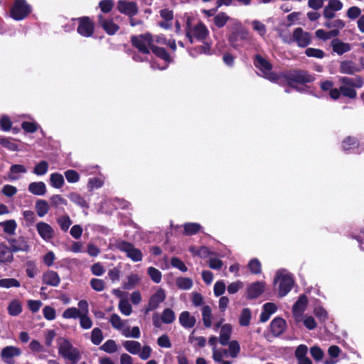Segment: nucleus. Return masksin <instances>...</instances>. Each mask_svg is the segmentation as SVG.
Instances as JSON below:
<instances>
[{
    "label": "nucleus",
    "instance_id": "obj_1",
    "mask_svg": "<svg viewBox=\"0 0 364 364\" xmlns=\"http://www.w3.org/2000/svg\"><path fill=\"white\" fill-rule=\"evenodd\" d=\"M286 81L288 86L294 90L301 92L302 89L299 86L311 83L315 80L314 74L302 69H294L281 75Z\"/></svg>",
    "mask_w": 364,
    "mask_h": 364
},
{
    "label": "nucleus",
    "instance_id": "obj_2",
    "mask_svg": "<svg viewBox=\"0 0 364 364\" xmlns=\"http://www.w3.org/2000/svg\"><path fill=\"white\" fill-rule=\"evenodd\" d=\"M229 34L228 40L230 46L235 49H239L243 46V43L249 39V32L242 24L235 21L228 26Z\"/></svg>",
    "mask_w": 364,
    "mask_h": 364
},
{
    "label": "nucleus",
    "instance_id": "obj_3",
    "mask_svg": "<svg viewBox=\"0 0 364 364\" xmlns=\"http://www.w3.org/2000/svg\"><path fill=\"white\" fill-rule=\"evenodd\" d=\"M338 81L341 84L340 86L341 95L351 100H354L357 97L355 88H361L364 85V80L360 75H357L355 78L341 77Z\"/></svg>",
    "mask_w": 364,
    "mask_h": 364
},
{
    "label": "nucleus",
    "instance_id": "obj_4",
    "mask_svg": "<svg viewBox=\"0 0 364 364\" xmlns=\"http://www.w3.org/2000/svg\"><path fill=\"white\" fill-rule=\"evenodd\" d=\"M58 344V353L64 359L69 360L71 364H77L80 360L82 355L80 350L68 339L60 338Z\"/></svg>",
    "mask_w": 364,
    "mask_h": 364
},
{
    "label": "nucleus",
    "instance_id": "obj_5",
    "mask_svg": "<svg viewBox=\"0 0 364 364\" xmlns=\"http://www.w3.org/2000/svg\"><path fill=\"white\" fill-rule=\"evenodd\" d=\"M32 12L31 6L26 0H14L10 8V17L17 21L26 18Z\"/></svg>",
    "mask_w": 364,
    "mask_h": 364
},
{
    "label": "nucleus",
    "instance_id": "obj_6",
    "mask_svg": "<svg viewBox=\"0 0 364 364\" xmlns=\"http://www.w3.org/2000/svg\"><path fill=\"white\" fill-rule=\"evenodd\" d=\"M255 66L260 70L264 77L271 82H277L280 80L281 76L274 72H272V65L262 55L257 54L254 58Z\"/></svg>",
    "mask_w": 364,
    "mask_h": 364
},
{
    "label": "nucleus",
    "instance_id": "obj_7",
    "mask_svg": "<svg viewBox=\"0 0 364 364\" xmlns=\"http://www.w3.org/2000/svg\"><path fill=\"white\" fill-rule=\"evenodd\" d=\"M154 43L153 36L150 33H146L131 37V43L142 54H149L150 48Z\"/></svg>",
    "mask_w": 364,
    "mask_h": 364
},
{
    "label": "nucleus",
    "instance_id": "obj_8",
    "mask_svg": "<svg viewBox=\"0 0 364 364\" xmlns=\"http://www.w3.org/2000/svg\"><path fill=\"white\" fill-rule=\"evenodd\" d=\"M116 247L121 252H125L127 257L133 262H139L142 260L143 255L139 249L135 248L132 243L124 240L118 241L116 243Z\"/></svg>",
    "mask_w": 364,
    "mask_h": 364
},
{
    "label": "nucleus",
    "instance_id": "obj_9",
    "mask_svg": "<svg viewBox=\"0 0 364 364\" xmlns=\"http://www.w3.org/2000/svg\"><path fill=\"white\" fill-rule=\"evenodd\" d=\"M78 22L77 33L85 38L91 37L95 31V23L89 16H82L75 19Z\"/></svg>",
    "mask_w": 364,
    "mask_h": 364
},
{
    "label": "nucleus",
    "instance_id": "obj_10",
    "mask_svg": "<svg viewBox=\"0 0 364 364\" xmlns=\"http://www.w3.org/2000/svg\"><path fill=\"white\" fill-rule=\"evenodd\" d=\"M279 282L278 294L279 297L285 296L292 289L294 281L289 274H277L274 283Z\"/></svg>",
    "mask_w": 364,
    "mask_h": 364
},
{
    "label": "nucleus",
    "instance_id": "obj_11",
    "mask_svg": "<svg viewBox=\"0 0 364 364\" xmlns=\"http://www.w3.org/2000/svg\"><path fill=\"white\" fill-rule=\"evenodd\" d=\"M291 41L296 42L299 47L306 48L311 43V36L309 32L299 27L293 31Z\"/></svg>",
    "mask_w": 364,
    "mask_h": 364
},
{
    "label": "nucleus",
    "instance_id": "obj_12",
    "mask_svg": "<svg viewBox=\"0 0 364 364\" xmlns=\"http://www.w3.org/2000/svg\"><path fill=\"white\" fill-rule=\"evenodd\" d=\"M97 19L99 26L109 36L114 35L119 30V26L112 18H107L102 14H99Z\"/></svg>",
    "mask_w": 364,
    "mask_h": 364
},
{
    "label": "nucleus",
    "instance_id": "obj_13",
    "mask_svg": "<svg viewBox=\"0 0 364 364\" xmlns=\"http://www.w3.org/2000/svg\"><path fill=\"white\" fill-rule=\"evenodd\" d=\"M166 299L165 291L162 289H158L152 294L148 302V305L145 307L144 314H147L149 311L156 309L159 304Z\"/></svg>",
    "mask_w": 364,
    "mask_h": 364
},
{
    "label": "nucleus",
    "instance_id": "obj_14",
    "mask_svg": "<svg viewBox=\"0 0 364 364\" xmlns=\"http://www.w3.org/2000/svg\"><path fill=\"white\" fill-rule=\"evenodd\" d=\"M117 9L121 13L129 18H132L139 12L138 6L134 1L119 0L117 1Z\"/></svg>",
    "mask_w": 364,
    "mask_h": 364
},
{
    "label": "nucleus",
    "instance_id": "obj_15",
    "mask_svg": "<svg viewBox=\"0 0 364 364\" xmlns=\"http://www.w3.org/2000/svg\"><path fill=\"white\" fill-rule=\"evenodd\" d=\"M159 14L162 20L158 22V26L165 30L171 29L174 18L173 11L169 9H163L159 11Z\"/></svg>",
    "mask_w": 364,
    "mask_h": 364
},
{
    "label": "nucleus",
    "instance_id": "obj_16",
    "mask_svg": "<svg viewBox=\"0 0 364 364\" xmlns=\"http://www.w3.org/2000/svg\"><path fill=\"white\" fill-rule=\"evenodd\" d=\"M21 353V350L19 348L9 346L4 347L1 352V357L2 360L7 364H13V358L18 356Z\"/></svg>",
    "mask_w": 364,
    "mask_h": 364
},
{
    "label": "nucleus",
    "instance_id": "obj_17",
    "mask_svg": "<svg viewBox=\"0 0 364 364\" xmlns=\"http://www.w3.org/2000/svg\"><path fill=\"white\" fill-rule=\"evenodd\" d=\"M265 284L263 282H255L247 287V298L253 299L259 297L264 291Z\"/></svg>",
    "mask_w": 364,
    "mask_h": 364
},
{
    "label": "nucleus",
    "instance_id": "obj_18",
    "mask_svg": "<svg viewBox=\"0 0 364 364\" xmlns=\"http://www.w3.org/2000/svg\"><path fill=\"white\" fill-rule=\"evenodd\" d=\"M36 230L40 237L46 241L51 240L55 235L53 228L49 224L43 221L36 224Z\"/></svg>",
    "mask_w": 364,
    "mask_h": 364
},
{
    "label": "nucleus",
    "instance_id": "obj_19",
    "mask_svg": "<svg viewBox=\"0 0 364 364\" xmlns=\"http://www.w3.org/2000/svg\"><path fill=\"white\" fill-rule=\"evenodd\" d=\"M269 328L274 337L279 336L286 330V321L281 317H276L271 321Z\"/></svg>",
    "mask_w": 364,
    "mask_h": 364
},
{
    "label": "nucleus",
    "instance_id": "obj_20",
    "mask_svg": "<svg viewBox=\"0 0 364 364\" xmlns=\"http://www.w3.org/2000/svg\"><path fill=\"white\" fill-rule=\"evenodd\" d=\"M9 242L11 245V249L13 252H17L19 251L28 252L29 250V245L25 237L21 236L18 238H11L9 240Z\"/></svg>",
    "mask_w": 364,
    "mask_h": 364
},
{
    "label": "nucleus",
    "instance_id": "obj_21",
    "mask_svg": "<svg viewBox=\"0 0 364 364\" xmlns=\"http://www.w3.org/2000/svg\"><path fill=\"white\" fill-rule=\"evenodd\" d=\"M43 283L51 287H58L60 283L59 274L53 270H48L42 277Z\"/></svg>",
    "mask_w": 364,
    "mask_h": 364
},
{
    "label": "nucleus",
    "instance_id": "obj_22",
    "mask_svg": "<svg viewBox=\"0 0 364 364\" xmlns=\"http://www.w3.org/2000/svg\"><path fill=\"white\" fill-rule=\"evenodd\" d=\"M331 46L333 51L339 55L350 51L351 49V46L348 43L343 42L338 38H334L331 41Z\"/></svg>",
    "mask_w": 364,
    "mask_h": 364
},
{
    "label": "nucleus",
    "instance_id": "obj_23",
    "mask_svg": "<svg viewBox=\"0 0 364 364\" xmlns=\"http://www.w3.org/2000/svg\"><path fill=\"white\" fill-rule=\"evenodd\" d=\"M178 321L180 324L185 328H191L196 323L195 316H191L190 312L187 311L181 313Z\"/></svg>",
    "mask_w": 364,
    "mask_h": 364
},
{
    "label": "nucleus",
    "instance_id": "obj_24",
    "mask_svg": "<svg viewBox=\"0 0 364 364\" xmlns=\"http://www.w3.org/2000/svg\"><path fill=\"white\" fill-rule=\"evenodd\" d=\"M11 247L4 242L0 243V263H11L14 261V255Z\"/></svg>",
    "mask_w": 364,
    "mask_h": 364
},
{
    "label": "nucleus",
    "instance_id": "obj_25",
    "mask_svg": "<svg viewBox=\"0 0 364 364\" xmlns=\"http://www.w3.org/2000/svg\"><path fill=\"white\" fill-rule=\"evenodd\" d=\"M192 33L195 38L198 41L205 40L209 34V31L205 25L200 21L196 26H195L192 30Z\"/></svg>",
    "mask_w": 364,
    "mask_h": 364
},
{
    "label": "nucleus",
    "instance_id": "obj_26",
    "mask_svg": "<svg viewBox=\"0 0 364 364\" xmlns=\"http://www.w3.org/2000/svg\"><path fill=\"white\" fill-rule=\"evenodd\" d=\"M308 304V299L305 294L299 296L298 300L294 303L292 307V311L294 315H301L305 311Z\"/></svg>",
    "mask_w": 364,
    "mask_h": 364
},
{
    "label": "nucleus",
    "instance_id": "obj_27",
    "mask_svg": "<svg viewBox=\"0 0 364 364\" xmlns=\"http://www.w3.org/2000/svg\"><path fill=\"white\" fill-rule=\"evenodd\" d=\"M341 146L344 151L358 149L360 147V141L355 136H348L342 141Z\"/></svg>",
    "mask_w": 364,
    "mask_h": 364
},
{
    "label": "nucleus",
    "instance_id": "obj_28",
    "mask_svg": "<svg viewBox=\"0 0 364 364\" xmlns=\"http://www.w3.org/2000/svg\"><path fill=\"white\" fill-rule=\"evenodd\" d=\"M359 71L360 68L351 60H343L341 63L340 72L343 74L353 75Z\"/></svg>",
    "mask_w": 364,
    "mask_h": 364
},
{
    "label": "nucleus",
    "instance_id": "obj_29",
    "mask_svg": "<svg viewBox=\"0 0 364 364\" xmlns=\"http://www.w3.org/2000/svg\"><path fill=\"white\" fill-rule=\"evenodd\" d=\"M150 50L156 57L164 60V61L168 63H171L172 61L171 57L164 48L159 47L152 43Z\"/></svg>",
    "mask_w": 364,
    "mask_h": 364
},
{
    "label": "nucleus",
    "instance_id": "obj_30",
    "mask_svg": "<svg viewBox=\"0 0 364 364\" xmlns=\"http://www.w3.org/2000/svg\"><path fill=\"white\" fill-rule=\"evenodd\" d=\"M28 191L36 196H43L46 192V184L42 182H33L28 186Z\"/></svg>",
    "mask_w": 364,
    "mask_h": 364
},
{
    "label": "nucleus",
    "instance_id": "obj_31",
    "mask_svg": "<svg viewBox=\"0 0 364 364\" xmlns=\"http://www.w3.org/2000/svg\"><path fill=\"white\" fill-rule=\"evenodd\" d=\"M232 328L230 324H225L222 326L219 338V341L221 345L226 346L228 344Z\"/></svg>",
    "mask_w": 364,
    "mask_h": 364
},
{
    "label": "nucleus",
    "instance_id": "obj_32",
    "mask_svg": "<svg viewBox=\"0 0 364 364\" xmlns=\"http://www.w3.org/2000/svg\"><path fill=\"white\" fill-rule=\"evenodd\" d=\"M202 227L199 223H186L183 225L184 235H194L200 232Z\"/></svg>",
    "mask_w": 364,
    "mask_h": 364
},
{
    "label": "nucleus",
    "instance_id": "obj_33",
    "mask_svg": "<svg viewBox=\"0 0 364 364\" xmlns=\"http://www.w3.org/2000/svg\"><path fill=\"white\" fill-rule=\"evenodd\" d=\"M36 210L37 215L42 218L49 211V205L46 200L38 199L36 203Z\"/></svg>",
    "mask_w": 364,
    "mask_h": 364
},
{
    "label": "nucleus",
    "instance_id": "obj_34",
    "mask_svg": "<svg viewBox=\"0 0 364 364\" xmlns=\"http://www.w3.org/2000/svg\"><path fill=\"white\" fill-rule=\"evenodd\" d=\"M125 349L133 355L139 354L141 350V344L136 341H126L123 343Z\"/></svg>",
    "mask_w": 364,
    "mask_h": 364
},
{
    "label": "nucleus",
    "instance_id": "obj_35",
    "mask_svg": "<svg viewBox=\"0 0 364 364\" xmlns=\"http://www.w3.org/2000/svg\"><path fill=\"white\" fill-rule=\"evenodd\" d=\"M68 198L78 206L84 208H89V204L86 200L79 193L72 192L68 195Z\"/></svg>",
    "mask_w": 364,
    "mask_h": 364
},
{
    "label": "nucleus",
    "instance_id": "obj_36",
    "mask_svg": "<svg viewBox=\"0 0 364 364\" xmlns=\"http://www.w3.org/2000/svg\"><path fill=\"white\" fill-rule=\"evenodd\" d=\"M203 325L206 328H210L212 325V310L210 306L205 305L202 309Z\"/></svg>",
    "mask_w": 364,
    "mask_h": 364
},
{
    "label": "nucleus",
    "instance_id": "obj_37",
    "mask_svg": "<svg viewBox=\"0 0 364 364\" xmlns=\"http://www.w3.org/2000/svg\"><path fill=\"white\" fill-rule=\"evenodd\" d=\"M50 185L55 188H60L65 183L63 176L59 173H53L50 176Z\"/></svg>",
    "mask_w": 364,
    "mask_h": 364
},
{
    "label": "nucleus",
    "instance_id": "obj_38",
    "mask_svg": "<svg viewBox=\"0 0 364 364\" xmlns=\"http://www.w3.org/2000/svg\"><path fill=\"white\" fill-rule=\"evenodd\" d=\"M8 312L12 316H16L22 312V306L18 300H13L8 306Z\"/></svg>",
    "mask_w": 364,
    "mask_h": 364
},
{
    "label": "nucleus",
    "instance_id": "obj_39",
    "mask_svg": "<svg viewBox=\"0 0 364 364\" xmlns=\"http://www.w3.org/2000/svg\"><path fill=\"white\" fill-rule=\"evenodd\" d=\"M0 226L3 228L4 232L9 235H14L17 228L16 222L14 220H8L0 223Z\"/></svg>",
    "mask_w": 364,
    "mask_h": 364
},
{
    "label": "nucleus",
    "instance_id": "obj_40",
    "mask_svg": "<svg viewBox=\"0 0 364 364\" xmlns=\"http://www.w3.org/2000/svg\"><path fill=\"white\" fill-rule=\"evenodd\" d=\"M176 319V315L174 311L170 309L166 308L164 309L161 316V321L166 324L172 323Z\"/></svg>",
    "mask_w": 364,
    "mask_h": 364
},
{
    "label": "nucleus",
    "instance_id": "obj_41",
    "mask_svg": "<svg viewBox=\"0 0 364 364\" xmlns=\"http://www.w3.org/2000/svg\"><path fill=\"white\" fill-rule=\"evenodd\" d=\"M230 19V16L225 12H220L213 18L214 24L219 28L225 26L227 22Z\"/></svg>",
    "mask_w": 364,
    "mask_h": 364
},
{
    "label": "nucleus",
    "instance_id": "obj_42",
    "mask_svg": "<svg viewBox=\"0 0 364 364\" xmlns=\"http://www.w3.org/2000/svg\"><path fill=\"white\" fill-rule=\"evenodd\" d=\"M252 317L251 311L249 308L242 309L239 318V323L242 326H248Z\"/></svg>",
    "mask_w": 364,
    "mask_h": 364
},
{
    "label": "nucleus",
    "instance_id": "obj_43",
    "mask_svg": "<svg viewBox=\"0 0 364 364\" xmlns=\"http://www.w3.org/2000/svg\"><path fill=\"white\" fill-rule=\"evenodd\" d=\"M248 269L253 274H259L262 272V265L257 258L250 259L247 264Z\"/></svg>",
    "mask_w": 364,
    "mask_h": 364
},
{
    "label": "nucleus",
    "instance_id": "obj_44",
    "mask_svg": "<svg viewBox=\"0 0 364 364\" xmlns=\"http://www.w3.org/2000/svg\"><path fill=\"white\" fill-rule=\"evenodd\" d=\"M21 284L18 280L14 278H5L0 279V287L2 288H11V287H19Z\"/></svg>",
    "mask_w": 364,
    "mask_h": 364
},
{
    "label": "nucleus",
    "instance_id": "obj_45",
    "mask_svg": "<svg viewBox=\"0 0 364 364\" xmlns=\"http://www.w3.org/2000/svg\"><path fill=\"white\" fill-rule=\"evenodd\" d=\"M103 333L100 328H95L91 333V341L94 345H100L103 340Z\"/></svg>",
    "mask_w": 364,
    "mask_h": 364
},
{
    "label": "nucleus",
    "instance_id": "obj_46",
    "mask_svg": "<svg viewBox=\"0 0 364 364\" xmlns=\"http://www.w3.org/2000/svg\"><path fill=\"white\" fill-rule=\"evenodd\" d=\"M176 285L181 289L188 290L192 287L193 281L188 277H178L176 279Z\"/></svg>",
    "mask_w": 364,
    "mask_h": 364
},
{
    "label": "nucleus",
    "instance_id": "obj_47",
    "mask_svg": "<svg viewBox=\"0 0 364 364\" xmlns=\"http://www.w3.org/2000/svg\"><path fill=\"white\" fill-rule=\"evenodd\" d=\"M100 349L108 353H113L117 351V346L114 340L109 339L100 347Z\"/></svg>",
    "mask_w": 364,
    "mask_h": 364
},
{
    "label": "nucleus",
    "instance_id": "obj_48",
    "mask_svg": "<svg viewBox=\"0 0 364 364\" xmlns=\"http://www.w3.org/2000/svg\"><path fill=\"white\" fill-rule=\"evenodd\" d=\"M81 314L80 309L76 307H70L65 309L63 313V317L64 318H77Z\"/></svg>",
    "mask_w": 364,
    "mask_h": 364
},
{
    "label": "nucleus",
    "instance_id": "obj_49",
    "mask_svg": "<svg viewBox=\"0 0 364 364\" xmlns=\"http://www.w3.org/2000/svg\"><path fill=\"white\" fill-rule=\"evenodd\" d=\"M48 170V164L46 161H41L33 168V173L37 176H43Z\"/></svg>",
    "mask_w": 364,
    "mask_h": 364
},
{
    "label": "nucleus",
    "instance_id": "obj_50",
    "mask_svg": "<svg viewBox=\"0 0 364 364\" xmlns=\"http://www.w3.org/2000/svg\"><path fill=\"white\" fill-rule=\"evenodd\" d=\"M57 223L60 225L61 230L64 232L68 231L72 225V220L68 215H63L57 219Z\"/></svg>",
    "mask_w": 364,
    "mask_h": 364
},
{
    "label": "nucleus",
    "instance_id": "obj_51",
    "mask_svg": "<svg viewBox=\"0 0 364 364\" xmlns=\"http://www.w3.org/2000/svg\"><path fill=\"white\" fill-rule=\"evenodd\" d=\"M64 175L68 182L70 183H77L80 180V175L75 170H67L65 171Z\"/></svg>",
    "mask_w": 364,
    "mask_h": 364
},
{
    "label": "nucleus",
    "instance_id": "obj_52",
    "mask_svg": "<svg viewBox=\"0 0 364 364\" xmlns=\"http://www.w3.org/2000/svg\"><path fill=\"white\" fill-rule=\"evenodd\" d=\"M0 144L6 149L12 151H17L18 148L16 144L11 141V139L7 137H1L0 139Z\"/></svg>",
    "mask_w": 364,
    "mask_h": 364
},
{
    "label": "nucleus",
    "instance_id": "obj_53",
    "mask_svg": "<svg viewBox=\"0 0 364 364\" xmlns=\"http://www.w3.org/2000/svg\"><path fill=\"white\" fill-rule=\"evenodd\" d=\"M305 54L308 57H312L316 58L321 59L324 57L325 53L321 49L308 48L305 50Z\"/></svg>",
    "mask_w": 364,
    "mask_h": 364
},
{
    "label": "nucleus",
    "instance_id": "obj_54",
    "mask_svg": "<svg viewBox=\"0 0 364 364\" xmlns=\"http://www.w3.org/2000/svg\"><path fill=\"white\" fill-rule=\"evenodd\" d=\"M148 274L153 282L159 283L161 280V272L154 267H150L147 269Z\"/></svg>",
    "mask_w": 364,
    "mask_h": 364
},
{
    "label": "nucleus",
    "instance_id": "obj_55",
    "mask_svg": "<svg viewBox=\"0 0 364 364\" xmlns=\"http://www.w3.org/2000/svg\"><path fill=\"white\" fill-rule=\"evenodd\" d=\"M113 0H102L99 3V7L104 14L109 13L114 7Z\"/></svg>",
    "mask_w": 364,
    "mask_h": 364
},
{
    "label": "nucleus",
    "instance_id": "obj_56",
    "mask_svg": "<svg viewBox=\"0 0 364 364\" xmlns=\"http://www.w3.org/2000/svg\"><path fill=\"white\" fill-rule=\"evenodd\" d=\"M314 313L320 322L324 323L328 318L327 311L321 306L315 308Z\"/></svg>",
    "mask_w": 364,
    "mask_h": 364
},
{
    "label": "nucleus",
    "instance_id": "obj_57",
    "mask_svg": "<svg viewBox=\"0 0 364 364\" xmlns=\"http://www.w3.org/2000/svg\"><path fill=\"white\" fill-rule=\"evenodd\" d=\"M80 326L83 329H90L92 326V321L87 314H82L79 316Z\"/></svg>",
    "mask_w": 364,
    "mask_h": 364
},
{
    "label": "nucleus",
    "instance_id": "obj_58",
    "mask_svg": "<svg viewBox=\"0 0 364 364\" xmlns=\"http://www.w3.org/2000/svg\"><path fill=\"white\" fill-rule=\"evenodd\" d=\"M23 218L26 221V226H31L36 220L35 213L32 210H24L23 212Z\"/></svg>",
    "mask_w": 364,
    "mask_h": 364
},
{
    "label": "nucleus",
    "instance_id": "obj_59",
    "mask_svg": "<svg viewBox=\"0 0 364 364\" xmlns=\"http://www.w3.org/2000/svg\"><path fill=\"white\" fill-rule=\"evenodd\" d=\"M195 51L198 54L211 55V44L207 41L203 42V45L196 46Z\"/></svg>",
    "mask_w": 364,
    "mask_h": 364
},
{
    "label": "nucleus",
    "instance_id": "obj_60",
    "mask_svg": "<svg viewBox=\"0 0 364 364\" xmlns=\"http://www.w3.org/2000/svg\"><path fill=\"white\" fill-rule=\"evenodd\" d=\"M90 286L94 290L97 291H102L105 288V282L103 279L92 278L90 280Z\"/></svg>",
    "mask_w": 364,
    "mask_h": 364
},
{
    "label": "nucleus",
    "instance_id": "obj_61",
    "mask_svg": "<svg viewBox=\"0 0 364 364\" xmlns=\"http://www.w3.org/2000/svg\"><path fill=\"white\" fill-rule=\"evenodd\" d=\"M228 345L230 355L232 358H236L240 351L239 343L237 341H231L228 343Z\"/></svg>",
    "mask_w": 364,
    "mask_h": 364
},
{
    "label": "nucleus",
    "instance_id": "obj_62",
    "mask_svg": "<svg viewBox=\"0 0 364 364\" xmlns=\"http://www.w3.org/2000/svg\"><path fill=\"white\" fill-rule=\"evenodd\" d=\"M21 128L28 133H34L38 130V124L36 122L24 121L21 123Z\"/></svg>",
    "mask_w": 364,
    "mask_h": 364
},
{
    "label": "nucleus",
    "instance_id": "obj_63",
    "mask_svg": "<svg viewBox=\"0 0 364 364\" xmlns=\"http://www.w3.org/2000/svg\"><path fill=\"white\" fill-rule=\"evenodd\" d=\"M171 264L172 267L179 269L183 272H186L188 270L187 267L184 262L178 257H173L171 259Z\"/></svg>",
    "mask_w": 364,
    "mask_h": 364
},
{
    "label": "nucleus",
    "instance_id": "obj_64",
    "mask_svg": "<svg viewBox=\"0 0 364 364\" xmlns=\"http://www.w3.org/2000/svg\"><path fill=\"white\" fill-rule=\"evenodd\" d=\"M119 309L122 314L125 316H129L132 311L131 304L127 300H121L119 304Z\"/></svg>",
    "mask_w": 364,
    "mask_h": 364
}]
</instances>
